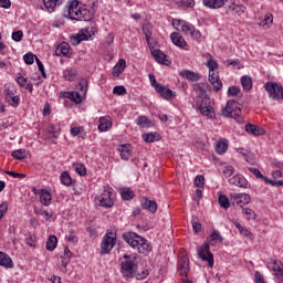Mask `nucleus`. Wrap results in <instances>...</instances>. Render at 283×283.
<instances>
[{
  "label": "nucleus",
  "mask_w": 283,
  "mask_h": 283,
  "mask_svg": "<svg viewBox=\"0 0 283 283\" xmlns=\"http://www.w3.org/2000/svg\"><path fill=\"white\" fill-rule=\"evenodd\" d=\"M95 6L96 2L87 6L78 2V0H71L66 4L64 17H67L72 21H94V17L96 15Z\"/></svg>",
  "instance_id": "obj_1"
},
{
  "label": "nucleus",
  "mask_w": 283,
  "mask_h": 283,
  "mask_svg": "<svg viewBox=\"0 0 283 283\" xmlns=\"http://www.w3.org/2000/svg\"><path fill=\"white\" fill-rule=\"evenodd\" d=\"M216 241L223 242L224 238H222L220 232L214 230L209 235L208 243H205L203 247L198 250V258L203 262H208L210 269H213V253H211L209 244H211V247H216Z\"/></svg>",
  "instance_id": "obj_2"
},
{
  "label": "nucleus",
  "mask_w": 283,
  "mask_h": 283,
  "mask_svg": "<svg viewBox=\"0 0 283 283\" xmlns=\"http://www.w3.org/2000/svg\"><path fill=\"white\" fill-rule=\"evenodd\" d=\"M123 238L129 247L133 249H137L138 253H143L144 255H147L151 251V245L147 243V240L145 238L136 237V233H124Z\"/></svg>",
  "instance_id": "obj_3"
},
{
  "label": "nucleus",
  "mask_w": 283,
  "mask_h": 283,
  "mask_svg": "<svg viewBox=\"0 0 283 283\" xmlns=\"http://www.w3.org/2000/svg\"><path fill=\"white\" fill-rule=\"evenodd\" d=\"M240 112H242V108L238 102H235V99H230L222 109L221 116H226V118H234L237 123L242 124L244 123V117L240 115Z\"/></svg>",
  "instance_id": "obj_4"
},
{
  "label": "nucleus",
  "mask_w": 283,
  "mask_h": 283,
  "mask_svg": "<svg viewBox=\"0 0 283 283\" xmlns=\"http://www.w3.org/2000/svg\"><path fill=\"white\" fill-rule=\"evenodd\" d=\"M96 32H98L96 23H93L92 27L82 29L81 33L71 36V39L73 40V45H78L81 41H90V39H92L94 34H96Z\"/></svg>",
  "instance_id": "obj_5"
},
{
  "label": "nucleus",
  "mask_w": 283,
  "mask_h": 283,
  "mask_svg": "<svg viewBox=\"0 0 283 283\" xmlns=\"http://www.w3.org/2000/svg\"><path fill=\"white\" fill-rule=\"evenodd\" d=\"M272 101H283V86L277 82H268L264 85Z\"/></svg>",
  "instance_id": "obj_6"
},
{
  "label": "nucleus",
  "mask_w": 283,
  "mask_h": 283,
  "mask_svg": "<svg viewBox=\"0 0 283 283\" xmlns=\"http://www.w3.org/2000/svg\"><path fill=\"white\" fill-rule=\"evenodd\" d=\"M230 201L232 207H234L235 209H244L243 206L251 202V196H249L248 193L231 192Z\"/></svg>",
  "instance_id": "obj_7"
},
{
  "label": "nucleus",
  "mask_w": 283,
  "mask_h": 283,
  "mask_svg": "<svg viewBox=\"0 0 283 283\" xmlns=\"http://www.w3.org/2000/svg\"><path fill=\"white\" fill-rule=\"evenodd\" d=\"M138 265L134 261L122 262V273L125 277H136V270Z\"/></svg>",
  "instance_id": "obj_8"
},
{
  "label": "nucleus",
  "mask_w": 283,
  "mask_h": 283,
  "mask_svg": "<svg viewBox=\"0 0 283 283\" xmlns=\"http://www.w3.org/2000/svg\"><path fill=\"white\" fill-rule=\"evenodd\" d=\"M4 98L9 105L12 107H17L21 101V97L19 95H14V93L8 88V86L4 85Z\"/></svg>",
  "instance_id": "obj_9"
},
{
  "label": "nucleus",
  "mask_w": 283,
  "mask_h": 283,
  "mask_svg": "<svg viewBox=\"0 0 283 283\" xmlns=\"http://www.w3.org/2000/svg\"><path fill=\"white\" fill-rule=\"evenodd\" d=\"M99 207H105L106 209H111L114 207V201L112 200V191H104L101 197H98Z\"/></svg>",
  "instance_id": "obj_10"
},
{
  "label": "nucleus",
  "mask_w": 283,
  "mask_h": 283,
  "mask_svg": "<svg viewBox=\"0 0 283 283\" xmlns=\"http://www.w3.org/2000/svg\"><path fill=\"white\" fill-rule=\"evenodd\" d=\"M116 238L111 237L109 234H105L101 244V253H109L112 249H114V241Z\"/></svg>",
  "instance_id": "obj_11"
},
{
  "label": "nucleus",
  "mask_w": 283,
  "mask_h": 283,
  "mask_svg": "<svg viewBox=\"0 0 283 283\" xmlns=\"http://www.w3.org/2000/svg\"><path fill=\"white\" fill-rule=\"evenodd\" d=\"M156 92L158 95L161 96V98H165L166 101H171V98H176V92L171 91L163 84L160 86H157Z\"/></svg>",
  "instance_id": "obj_12"
},
{
  "label": "nucleus",
  "mask_w": 283,
  "mask_h": 283,
  "mask_svg": "<svg viewBox=\"0 0 283 283\" xmlns=\"http://www.w3.org/2000/svg\"><path fill=\"white\" fill-rule=\"evenodd\" d=\"M208 81L212 85L213 92H220L222 90V81H220L218 73H209Z\"/></svg>",
  "instance_id": "obj_13"
},
{
  "label": "nucleus",
  "mask_w": 283,
  "mask_h": 283,
  "mask_svg": "<svg viewBox=\"0 0 283 283\" xmlns=\"http://www.w3.org/2000/svg\"><path fill=\"white\" fill-rule=\"evenodd\" d=\"M151 54H153L155 61H157V63H161V65H170L171 64V61H169V57L163 51L154 50V51H151Z\"/></svg>",
  "instance_id": "obj_14"
},
{
  "label": "nucleus",
  "mask_w": 283,
  "mask_h": 283,
  "mask_svg": "<svg viewBox=\"0 0 283 283\" xmlns=\"http://www.w3.org/2000/svg\"><path fill=\"white\" fill-rule=\"evenodd\" d=\"M202 3L206 8H210V10H218L222 7L227 8L224 0H202Z\"/></svg>",
  "instance_id": "obj_15"
},
{
  "label": "nucleus",
  "mask_w": 283,
  "mask_h": 283,
  "mask_svg": "<svg viewBox=\"0 0 283 283\" xmlns=\"http://www.w3.org/2000/svg\"><path fill=\"white\" fill-rule=\"evenodd\" d=\"M230 185L234 187H241L242 189H247V179L242 175H234L232 178L229 179Z\"/></svg>",
  "instance_id": "obj_16"
},
{
  "label": "nucleus",
  "mask_w": 283,
  "mask_h": 283,
  "mask_svg": "<svg viewBox=\"0 0 283 283\" xmlns=\"http://www.w3.org/2000/svg\"><path fill=\"white\" fill-rule=\"evenodd\" d=\"M125 67H127V62L125 59H119L116 65L113 67L112 75L115 76V78H118L120 73L125 72Z\"/></svg>",
  "instance_id": "obj_17"
},
{
  "label": "nucleus",
  "mask_w": 283,
  "mask_h": 283,
  "mask_svg": "<svg viewBox=\"0 0 283 283\" xmlns=\"http://www.w3.org/2000/svg\"><path fill=\"white\" fill-rule=\"evenodd\" d=\"M143 33L145 34L148 48H154V43H151V32L154 30V27L149 22H146L142 27Z\"/></svg>",
  "instance_id": "obj_18"
},
{
  "label": "nucleus",
  "mask_w": 283,
  "mask_h": 283,
  "mask_svg": "<svg viewBox=\"0 0 283 283\" xmlns=\"http://www.w3.org/2000/svg\"><path fill=\"white\" fill-rule=\"evenodd\" d=\"M179 76L181 78H186V81H190L191 83H196V81L200 80V75L193 71L190 70H184L179 73Z\"/></svg>",
  "instance_id": "obj_19"
},
{
  "label": "nucleus",
  "mask_w": 283,
  "mask_h": 283,
  "mask_svg": "<svg viewBox=\"0 0 283 283\" xmlns=\"http://www.w3.org/2000/svg\"><path fill=\"white\" fill-rule=\"evenodd\" d=\"M142 207L143 209H147L150 213H156V211H158V203L145 197L142 199Z\"/></svg>",
  "instance_id": "obj_20"
},
{
  "label": "nucleus",
  "mask_w": 283,
  "mask_h": 283,
  "mask_svg": "<svg viewBox=\"0 0 283 283\" xmlns=\"http://www.w3.org/2000/svg\"><path fill=\"white\" fill-rule=\"evenodd\" d=\"M178 271L181 277H187V273H189V259L184 258L178 261Z\"/></svg>",
  "instance_id": "obj_21"
},
{
  "label": "nucleus",
  "mask_w": 283,
  "mask_h": 283,
  "mask_svg": "<svg viewBox=\"0 0 283 283\" xmlns=\"http://www.w3.org/2000/svg\"><path fill=\"white\" fill-rule=\"evenodd\" d=\"M171 42L174 45H177V48H186L187 41H185V38L178 32H174L170 34Z\"/></svg>",
  "instance_id": "obj_22"
},
{
  "label": "nucleus",
  "mask_w": 283,
  "mask_h": 283,
  "mask_svg": "<svg viewBox=\"0 0 283 283\" xmlns=\"http://www.w3.org/2000/svg\"><path fill=\"white\" fill-rule=\"evenodd\" d=\"M0 266H4V269H14L12 259L6 252H0Z\"/></svg>",
  "instance_id": "obj_23"
},
{
  "label": "nucleus",
  "mask_w": 283,
  "mask_h": 283,
  "mask_svg": "<svg viewBox=\"0 0 283 283\" xmlns=\"http://www.w3.org/2000/svg\"><path fill=\"white\" fill-rule=\"evenodd\" d=\"M200 96L201 99H198V109L211 106V98L207 96V91L200 88Z\"/></svg>",
  "instance_id": "obj_24"
},
{
  "label": "nucleus",
  "mask_w": 283,
  "mask_h": 283,
  "mask_svg": "<svg viewBox=\"0 0 283 283\" xmlns=\"http://www.w3.org/2000/svg\"><path fill=\"white\" fill-rule=\"evenodd\" d=\"M245 132L252 134V136H264L265 134L264 128H260L253 124H247Z\"/></svg>",
  "instance_id": "obj_25"
},
{
  "label": "nucleus",
  "mask_w": 283,
  "mask_h": 283,
  "mask_svg": "<svg viewBox=\"0 0 283 283\" xmlns=\"http://www.w3.org/2000/svg\"><path fill=\"white\" fill-rule=\"evenodd\" d=\"M55 54L56 56H61L62 54L63 56L70 59V44L66 42H62L61 45L56 48Z\"/></svg>",
  "instance_id": "obj_26"
},
{
  "label": "nucleus",
  "mask_w": 283,
  "mask_h": 283,
  "mask_svg": "<svg viewBox=\"0 0 283 283\" xmlns=\"http://www.w3.org/2000/svg\"><path fill=\"white\" fill-rule=\"evenodd\" d=\"M98 129L99 132H109V129H112V120L109 119V116L99 117Z\"/></svg>",
  "instance_id": "obj_27"
},
{
  "label": "nucleus",
  "mask_w": 283,
  "mask_h": 283,
  "mask_svg": "<svg viewBox=\"0 0 283 283\" xmlns=\"http://www.w3.org/2000/svg\"><path fill=\"white\" fill-rule=\"evenodd\" d=\"M40 202L41 205H44V207H50V205H52V195H50L45 189H41Z\"/></svg>",
  "instance_id": "obj_28"
},
{
  "label": "nucleus",
  "mask_w": 283,
  "mask_h": 283,
  "mask_svg": "<svg viewBox=\"0 0 283 283\" xmlns=\"http://www.w3.org/2000/svg\"><path fill=\"white\" fill-rule=\"evenodd\" d=\"M177 25L181 27V32H184V34H191L196 29V27H193L191 23L184 20H177Z\"/></svg>",
  "instance_id": "obj_29"
},
{
  "label": "nucleus",
  "mask_w": 283,
  "mask_h": 283,
  "mask_svg": "<svg viewBox=\"0 0 283 283\" xmlns=\"http://www.w3.org/2000/svg\"><path fill=\"white\" fill-rule=\"evenodd\" d=\"M241 85L245 92H251L253 88V80L249 75H243L241 77Z\"/></svg>",
  "instance_id": "obj_30"
},
{
  "label": "nucleus",
  "mask_w": 283,
  "mask_h": 283,
  "mask_svg": "<svg viewBox=\"0 0 283 283\" xmlns=\"http://www.w3.org/2000/svg\"><path fill=\"white\" fill-rule=\"evenodd\" d=\"M283 264L282 261H277L275 259H269L268 261V269H272L274 273H277L279 271H282Z\"/></svg>",
  "instance_id": "obj_31"
},
{
  "label": "nucleus",
  "mask_w": 283,
  "mask_h": 283,
  "mask_svg": "<svg viewBox=\"0 0 283 283\" xmlns=\"http://www.w3.org/2000/svg\"><path fill=\"white\" fill-rule=\"evenodd\" d=\"M61 3H63V0H43V4L48 12H54L56 6H61Z\"/></svg>",
  "instance_id": "obj_32"
},
{
  "label": "nucleus",
  "mask_w": 283,
  "mask_h": 283,
  "mask_svg": "<svg viewBox=\"0 0 283 283\" xmlns=\"http://www.w3.org/2000/svg\"><path fill=\"white\" fill-rule=\"evenodd\" d=\"M76 92L80 94L82 98L85 97L87 94V80H81L78 85L76 86Z\"/></svg>",
  "instance_id": "obj_33"
},
{
  "label": "nucleus",
  "mask_w": 283,
  "mask_h": 283,
  "mask_svg": "<svg viewBox=\"0 0 283 283\" xmlns=\"http://www.w3.org/2000/svg\"><path fill=\"white\" fill-rule=\"evenodd\" d=\"M56 244H59V239L56 235L51 234L46 240V251H54V249H56Z\"/></svg>",
  "instance_id": "obj_34"
},
{
  "label": "nucleus",
  "mask_w": 283,
  "mask_h": 283,
  "mask_svg": "<svg viewBox=\"0 0 283 283\" xmlns=\"http://www.w3.org/2000/svg\"><path fill=\"white\" fill-rule=\"evenodd\" d=\"M199 112L202 116H207L208 118H216V112L213 111V106H203L199 108Z\"/></svg>",
  "instance_id": "obj_35"
},
{
  "label": "nucleus",
  "mask_w": 283,
  "mask_h": 283,
  "mask_svg": "<svg viewBox=\"0 0 283 283\" xmlns=\"http://www.w3.org/2000/svg\"><path fill=\"white\" fill-rule=\"evenodd\" d=\"M119 193L124 200H133L134 199V190H132L129 188H120Z\"/></svg>",
  "instance_id": "obj_36"
},
{
  "label": "nucleus",
  "mask_w": 283,
  "mask_h": 283,
  "mask_svg": "<svg viewBox=\"0 0 283 283\" xmlns=\"http://www.w3.org/2000/svg\"><path fill=\"white\" fill-rule=\"evenodd\" d=\"M137 125L142 128H147V127H151L154 124L151 123V120H149V118H147V116H139L136 120Z\"/></svg>",
  "instance_id": "obj_37"
},
{
  "label": "nucleus",
  "mask_w": 283,
  "mask_h": 283,
  "mask_svg": "<svg viewBox=\"0 0 283 283\" xmlns=\"http://www.w3.org/2000/svg\"><path fill=\"white\" fill-rule=\"evenodd\" d=\"M66 98H70V101H73V103H83V97H81V94L78 92H66Z\"/></svg>",
  "instance_id": "obj_38"
},
{
  "label": "nucleus",
  "mask_w": 283,
  "mask_h": 283,
  "mask_svg": "<svg viewBox=\"0 0 283 283\" xmlns=\"http://www.w3.org/2000/svg\"><path fill=\"white\" fill-rule=\"evenodd\" d=\"M119 151L123 160H129V157L132 156V150H129V145L120 146Z\"/></svg>",
  "instance_id": "obj_39"
},
{
  "label": "nucleus",
  "mask_w": 283,
  "mask_h": 283,
  "mask_svg": "<svg viewBox=\"0 0 283 283\" xmlns=\"http://www.w3.org/2000/svg\"><path fill=\"white\" fill-rule=\"evenodd\" d=\"M60 179L65 187H72V177L70 176V172L63 171Z\"/></svg>",
  "instance_id": "obj_40"
},
{
  "label": "nucleus",
  "mask_w": 283,
  "mask_h": 283,
  "mask_svg": "<svg viewBox=\"0 0 283 283\" xmlns=\"http://www.w3.org/2000/svg\"><path fill=\"white\" fill-rule=\"evenodd\" d=\"M227 149H229V144L227 140H221L216 146V151L220 155L226 154Z\"/></svg>",
  "instance_id": "obj_41"
},
{
  "label": "nucleus",
  "mask_w": 283,
  "mask_h": 283,
  "mask_svg": "<svg viewBox=\"0 0 283 283\" xmlns=\"http://www.w3.org/2000/svg\"><path fill=\"white\" fill-rule=\"evenodd\" d=\"M11 156L15 158V160H23L28 157V153H25V149H17L11 153Z\"/></svg>",
  "instance_id": "obj_42"
},
{
  "label": "nucleus",
  "mask_w": 283,
  "mask_h": 283,
  "mask_svg": "<svg viewBox=\"0 0 283 283\" xmlns=\"http://www.w3.org/2000/svg\"><path fill=\"white\" fill-rule=\"evenodd\" d=\"M67 264H70V258L61 256V262L57 264L62 273H67Z\"/></svg>",
  "instance_id": "obj_43"
},
{
  "label": "nucleus",
  "mask_w": 283,
  "mask_h": 283,
  "mask_svg": "<svg viewBox=\"0 0 283 283\" xmlns=\"http://www.w3.org/2000/svg\"><path fill=\"white\" fill-rule=\"evenodd\" d=\"M207 67L209 70V74H216V70H218V62L213 60L210 55V59L207 62Z\"/></svg>",
  "instance_id": "obj_44"
},
{
  "label": "nucleus",
  "mask_w": 283,
  "mask_h": 283,
  "mask_svg": "<svg viewBox=\"0 0 283 283\" xmlns=\"http://www.w3.org/2000/svg\"><path fill=\"white\" fill-rule=\"evenodd\" d=\"M219 205L222 209H229V207H231V201H229V198L227 196L220 195Z\"/></svg>",
  "instance_id": "obj_45"
},
{
  "label": "nucleus",
  "mask_w": 283,
  "mask_h": 283,
  "mask_svg": "<svg viewBox=\"0 0 283 283\" xmlns=\"http://www.w3.org/2000/svg\"><path fill=\"white\" fill-rule=\"evenodd\" d=\"M242 213L243 216H248L247 220H255V218H258L255 211H253V209L250 208H242Z\"/></svg>",
  "instance_id": "obj_46"
},
{
  "label": "nucleus",
  "mask_w": 283,
  "mask_h": 283,
  "mask_svg": "<svg viewBox=\"0 0 283 283\" xmlns=\"http://www.w3.org/2000/svg\"><path fill=\"white\" fill-rule=\"evenodd\" d=\"M73 169L78 176H85V174H87V169L83 164H73Z\"/></svg>",
  "instance_id": "obj_47"
},
{
  "label": "nucleus",
  "mask_w": 283,
  "mask_h": 283,
  "mask_svg": "<svg viewBox=\"0 0 283 283\" xmlns=\"http://www.w3.org/2000/svg\"><path fill=\"white\" fill-rule=\"evenodd\" d=\"M113 94H116L117 96H125V94H127V88L123 85H117L113 88Z\"/></svg>",
  "instance_id": "obj_48"
},
{
  "label": "nucleus",
  "mask_w": 283,
  "mask_h": 283,
  "mask_svg": "<svg viewBox=\"0 0 283 283\" xmlns=\"http://www.w3.org/2000/svg\"><path fill=\"white\" fill-rule=\"evenodd\" d=\"M64 78L65 81H74L76 78V71L75 70L64 71Z\"/></svg>",
  "instance_id": "obj_49"
},
{
  "label": "nucleus",
  "mask_w": 283,
  "mask_h": 283,
  "mask_svg": "<svg viewBox=\"0 0 283 283\" xmlns=\"http://www.w3.org/2000/svg\"><path fill=\"white\" fill-rule=\"evenodd\" d=\"M34 213L36 216H43L44 219L50 220V218H52V214H50V212L42 210L41 208H34Z\"/></svg>",
  "instance_id": "obj_50"
},
{
  "label": "nucleus",
  "mask_w": 283,
  "mask_h": 283,
  "mask_svg": "<svg viewBox=\"0 0 283 283\" xmlns=\"http://www.w3.org/2000/svg\"><path fill=\"white\" fill-rule=\"evenodd\" d=\"M142 137L145 143H154L156 140V134L154 133H144Z\"/></svg>",
  "instance_id": "obj_51"
},
{
  "label": "nucleus",
  "mask_w": 283,
  "mask_h": 283,
  "mask_svg": "<svg viewBox=\"0 0 283 283\" xmlns=\"http://www.w3.org/2000/svg\"><path fill=\"white\" fill-rule=\"evenodd\" d=\"M195 187H198L199 189H202V187H205V176L198 175L195 178Z\"/></svg>",
  "instance_id": "obj_52"
},
{
  "label": "nucleus",
  "mask_w": 283,
  "mask_h": 283,
  "mask_svg": "<svg viewBox=\"0 0 283 283\" xmlns=\"http://www.w3.org/2000/svg\"><path fill=\"white\" fill-rule=\"evenodd\" d=\"M263 181L266 185H270L271 187H283V180L273 181V180L269 179L268 177H265V178H263Z\"/></svg>",
  "instance_id": "obj_53"
},
{
  "label": "nucleus",
  "mask_w": 283,
  "mask_h": 283,
  "mask_svg": "<svg viewBox=\"0 0 283 283\" xmlns=\"http://www.w3.org/2000/svg\"><path fill=\"white\" fill-rule=\"evenodd\" d=\"M34 59H36V55L32 53H27L23 56V61L27 63V65H32V63H34Z\"/></svg>",
  "instance_id": "obj_54"
},
{
  "label": "nucleus",
  "mask_w": 283,
  "mask_h": 283,
  "mask_svg": "<svg viewBox=\"0 0 283 283\" xmlns=\"http://www.w3.org/2000/svg\"><path fill=\"white\" fill-rule=\"evenodd\" d=\"M241 94V91L238 86H230L228 88V95L229 96H240Z\"/></svg>",
  "instance_id": "obj_55"
},
{
  "label": "nucleus",
  "mask_w": 283,
  "mask_h": 283,
  "mask_svg": "<svg viewBox=\"0 0 283 283\" xmlns=\"http://www.w3.org/2000/svg\"><path fill=\"white\" fill-rule=\"evenodd\" d=\"M248 169L251 174H253V176H255V178H259L260 180H264L265 177H264V175H262L260 169H258V168H248Z\"/></svg>",
  "instance_id": "obj_56"
},
{
  "label": "nucleus",
  "mask_w": 283,
  "mask_h": 283,
  "mask_svg": "<svg viewBox=\"0 0 283 283\" xmlns=\"http://www.w3.org/2000/svg\"><path fill=\"white\" fill-rule=\"evenodd\" d=\"M12 40L19 43V41L23 40V31L19 30L12 33Z\"/></svg>",
  "instance_id": "obj_57"
},
{
  "label": "nucleus",
  "mask_w": 283,
  "mask_h": 283,
  "mask_svg": "<svg viewBox=\"0 0 283 283\" xmlns=\"http://www.w3.org/2000/svg\"><path fill=\"white\" fill-rule=\"evenodd\" d=\"M235 172V168H233V166H228L224 168L223 170V175L227 177V178H230V176H233V174Z\"/></svg>",
  "instance_id": "obj_58"
},
{
  "label": "nucleus",
  "mask_w": 283,
  "mask_h": 283,
  "mask_svg": "<svg viewBox=\"0 0 283 283\" xmlns=\"http://www.w3.org/2000/svg\"><path fill=\"white\" fill-rule=\"evenodd\" d=\"M4 174H7V176H12L13 178H20V179L25 178V174H19L12 170H6Z\"/></svg>",
  "instance_id": "obj_59"
},
{
  "label": "nucleus",
  "mask_w": 283,
  "mask_h": 283,
  "mask_svg": "<svg viewBox=\"0 0 283 283\" xmlns=\"http://www.w3.org/2000/svg\"><path fill=\"white\" fill-rule=\"evenodd\" d=\"M192 229L195 231V233H200V231H202V223L196 221V220H192Z\"/></svg>",
  "instance_id": "obj_60"
},
{
  "label": "nucleus",
  "mask_w": 283,
  "mask_h": 283,
  "mask_svg": "<svg viewBox=\"0 0 283 283\" xmlns=\"http://www.w3.org/2000/svg\"><path fill=\"white\" fill-rule=\"evenodd\" d=\"M148 76H149L150 84L153 87H155V90H158V87L163 85L156 81V76H154V74H149Z\"/></svg>",
  "instance_id": "obj_61"
},
{
  "label": "nucleus",
  "mask_w": 283,
  "mask_h": 283,
  "mask_svg": "<svg viewBox=\"0 0 283 283\" xmlns=\"http://www.w3.org/2000/svg\"><path fill=\"white\" fill-rule=\"evenodd\" d=\"M233 7H232V10L237 13V14H242V13H244V10H245V8H244V6H242V4H232Z\"/></svg>",
  "instance_id": "obj_62"
},
{
  "label": "nucleus",
  "mask_w": 283,
  "mask_h": 283,
  "mask_svg": "<svg viewBox=\"0 0 283 283\" xmlns=\"http://www.w3.org/2000/svg\"><path fill=\"white\" fill-rule=\"evenodd\" d=\"M274 277L277 283H283V270H280L279 272H274Z\"/></svg>",
  "instance_id": "obj_63"
},
{
  "label": "nucleus",
  "mask_w": 283,
  "mask_h": 283,
  "mask_svg": "<svg viewBox=\"0 0 283 283\" xmlns=\"http://www.w3.org/2000/svg\"><path fill=\"white\" fill-rule=\"evenodd\" d=\"M269 23H273V14L266 13L263 20V25H269Z\"/></svg>",
  "instance_id": "obj_64"
}]
</instances>
